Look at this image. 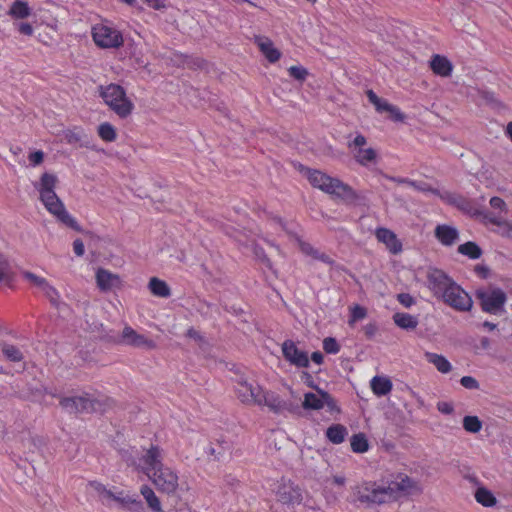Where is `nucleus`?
<instances>
[{"mask_svg": "<svg viewBox=\"0 0 512 512\" xmlns=\"http://www.w3.org/2000/svg\"><path fill=\"white\" fill-rule=\"evenodd\" d=\"M421 493L419 482L406 474L399 473L393 480L383 485L376 482H364L357 487V500L366 504L381 505L396 501L402 497H409Z\"/></svg>", "mask_w": 512, "mask_h": 512, "instance_id": "f257e3e1", "label": "nucleus"}, {"mask_svg": "<svg viewBox=\"0 0 512 512\" xmlns=\"http://www.w3.org/2000/svg\"><path fill=\"white\" fill-rule=\"evenodd\" d=\"M58 178L52 173L45 172L41 175L39 182L34 184L35 189L39 192V199L56 219L65 226L77 231L82 232L81 226L77 221L67 212L64 203L57 196L55 192Z\"/></svg>", "mask_w": 512, "mask_h": 512, "instance_id": "f03ea898", "label": "nucleus"}, {"mask_svg": "<svg viewBox=\"0 0 512 512\" xmlns=\"http://www.w3.org/2000/svg\"><path fill=\"white\" fill-rule=\"evenodd\" d=\"M307 179L314 188L340 198L346 203H355L359 199L357 192L350 185L320 170L307 169Z\"/></svg>", "mask_w": 512, "mask_h": 512, "instance_id": "7ed1b4c3", "label": "nucleus"}, {"mask_svg": "<svg viewBox=\"0 0 512 512\" xmlns=\"http://www.w3.org/2000/svg\"><path fill=\"white\" fill-rule=\"evenodd\" d=\"M99 95L105 104L120 118H127L134 109L133 102L127 98L124 88L118 84L111 83L106 86H99Z\"/></svg>", "mask_w": 512, "mask_h": 512, "instance_id": "20e7f679", "label": "nucleus"}, {"mask_svg": "<svg viewBox=\"0 0 512 512\" xmlns=\"http://www.w3.org/2000/svg\"><path fill=\"white\" fill-rule=\"evenodd\" d=\"M109 399L101 400L89 395L64 397L60 400V405L68 413H103L109 406Z\"/></svg>", "mask_w": 512, "mask_h": 512, "instance_id": "39448f33", "label": "nucleus"}, {"mask_svg": "<svg viewBox=\"0 0 512 512\" xmlns=\"http://www.w3.org/2000/svg\"><path fill=\"white\" fill-rule=\"evenodd\" d=\"M477 298L480 301L482 310L486 313L499 315L505 311L504 306L507 296L500 288L480 290L477 292Z\"/></svg>", "mask_w": 512, "mask_h": 512, "instance_id": "423d86ee", "label": "nucleus"}, {"mask_svg": "<svg viewBox=\"0 0 512 512\" xmlns=\"http://www.w3.org/2000/svg\"><path fill=\"white\" fill-rule=\"evenodd\" d=\"M94 42L101 48H118L123 45L121 33L106 25H97L92 29Z\"/></svg>", "mask_w": 512, "mask_h": 512, "instance_id": "0eeeda50", "label": "nucleus"}, {"mask_svg": "<svg viewBox=\"0 0 512 512\" xmlns=\"http://www.w3.org/2000/svg\"><path fill=\"white\" fill-rule=\"evenodd\" d=\"M45 441L42 437L28 433L21 438L18 446L19 453L30 463L37 462L42 457Z\"/></svg>", "mask_w": 512, "mask_h": 512, "instance_id": "6e6552de", "label": "nucleus"}, {"mask_svg": "<svg viewBox=\"0 0 512 512\" xmlns=\"http://www.w3.org/2000/svg\"><path fill=\"white\" fill-rule=\"evenodd\" d=\"M149 478L159 491L167 494L174 493L178 487V476L169 467L164 465L159 470L151 473Z\"/></svg>", "mask_w": 512, "mask_h": 512, "instance_id": "1a4fd4ad", "label": "nucleus"}, {"mask_svg": "<svg viewBox=\"0 0 512 512\" xmlns=\"http://www.w3.org/2000/svg\"><path fill=\"white\" fill-rule=\"evenodd\" d=\"M114 343L132 346L135 348H145L148 350L154 349L156 344L153 340L146 338L144 335L139 334L130 326H125L119 337L113 338Z\"/></svg>", "mask_w": 512, "mask_h": 512, "instance_id": "9d476101", "label": "nucleus"}, {"mask_svg": "<svg viewBox=\"0 0 512 512\" xmlns=\"http://www.w3.org/2000/svg\"><path fill=\"white\" fill-rule=\"evenodd\" d=\"M162 461V449L157 445H151L139 459V468L148 477H151V473L159 470V468L164 465Z\"/></svg>", "mask_w": 512, "mask_h": 512, "instance_id": "9b49d317", "label": "nucleus"}, {"mask_svg": "<svg viewBox=\"0 0 512 512\" xmlns=\"http://www.w3.org/2000/svg\"><path fill=\"white\" fill-rule=\"evenodd\" d=\"M427 283L430 290L443 302L448 304V276L442 270L429 268L427 271Z\"/></svg>", "mask_w": 512, "mask_h": 512, "instance_id": "f8f14e48", "label": "nucleus"}, {"mask_svg": "<svg viewBox=\"0 0 512 512\" xmlns=\"http://www.w3.org/2000/svg\"><path fill=\"white\" fill-rule=\"evenodd\" d=\"M282 354L286 361L299 368L309 367L310 361L305 351L298 349L295 342L285 340L282 344Z\"/></svg>", "mask_w": 512, "mask_h": 512, "instance_id": "ddd939ff", "label": "nucleus"}, {"mask_svg": "<svg viewBox=\"0 0 512 512\" xmlns=\"http://www.w3.org/2000/svg\"><path fill=\"white\" fill-rule=\"evenodd\" d=\"M261 402L262 406H267L276 414H281L285 411L292 413L298 409L297 406L293 405L291 402L283 400L277 393L272 391H266Z\"/></svg>", "mask_w": 512, "mask_h": 512, "instance_id": "4468645a", "label": "nucleus"}, {"mask_svg": "<svg viewBox=\"0 0 512 512\" xmlns=\"http://www.w3.org/2000/svg\"><path fill=\"white\" fill-rule=\"evenodd\" d=\"M450 307L460 311H467L472 307L471 297L452 280H450Z\"/></svg>", "mask_w": 512, "mask_h": 512, "instance_id": "2eb2a0df", "label": "nucleus"}, {"mask_svg": "<svg viewBox=\"0 0 512 512\" xmlns=\"http://www.w3.org/2000/svg\"><path fill=\"white\" fill-rule=\"evenodd\" d=\"M375 235L377 240L384 243L391 253L397 254L401 252L402 244L397 239L396 234L391 230L387 228H378L376 229Z\"/></svg>", "mask_w": 512, "mask_h": 512, "instance_id": "dca6fc26", "label": "nucleus"}, {"mask_svg": "<svg viewBox=\"0 0 512 512\" xmlns=\"http://www.w3.org/2000/svg\"><path fill=\"white\" fill-rule=\"evenodd\" d=\"M483 220L486 223L496 225L498 227V233L501 236L512 239V223L503 219L500 214L492 212H483Z\"/></svg>", "mask_w": 512, "mask_h": 512, "instance_id": "f3484780", "label": "nucleus"}, {"mask_svg": "<svg viewBox=\"0 0 512 512\" xmlns=\"http://www.w3.org/2000/svg\"><path fill=\"white\" fill-rule=\"evenodd\" d=\"M254 41L269 62L274 63L280 59V51L274 47L273 42L268 37L255 36Z\"/></svg>", "mask_w": 512, "mask_h": 512, "instance_id": "a211bd4d", "label": "nucleus"}, {"mask_svg": "<svg viewBox=\"0 0 512 512\" xmlns=\"http://www.w3.org/2000/svg\"><path fill=\"white\" fill-rule=\"evenodd\" d=\"M96 282L101 291H108L119 282V277L108 270L99 268L96 272Z\"/></svg>", "mask_w": 512, "mask_h": 512, "instance_id": "6ab92c4d", "label": "nucleus"}, {"mask_svg": "<svg viewBox=\"0 0 512 512\" xmlns=\"http://www.w3.org/2000/svg\"><path fill=\"white\" fill-rule=\"evenodd\" d=\"M355 161L364 167H369L377 163V152L373 148H358L353 152Z\"/></svg>", "mask_w": 512, "mask_h": 512, "instance_id": "aec40b11", "label": "nucleus"}, {"mask_svg": "<svg viewBox=\"0 0 512 512\" xmlns=\"http://www.w3.org/2000/svg\"><path fill=\"white\" fill-rule=\"evenodd\" d=\"M370 387L377 396H385L392 390V382L387 377L374 376L370 381Z\"/></svg>", "mask_w": 512, "mask_h": 512, "instance_id": "412c9836", "label": "nucleus"}, {"mask_svg": "<svg viewBox=\"0 0 512 512\" xmlns=\"http://www.w3.org/2000/svg\"><path fill=\"white\" fill-rule=\"evenodd\" d=\"M347 435L348 430L342 424H332L326 430V437L333 444H341Z\"/></svg>", "mask_w": 512, "mask_h": 512, "instance_id": "4be33fe9", "label": "nucleus"}, {"mask_svg": "<svg viewBox=\"0 0 512 512\" xmlns=\"http://www.w3.org/2000/svg\"><path fill=\"white\" fill-rule=\"evenodd\" d=\"M148 288L150 292L157 297L168 298L171 295V289L168 284L157 277L150 279Z\"/></svg>", "mask_w": 512, "mask_h": 512, "instance_id": "5701e85b", "label": "nucleus"}, {"mask_svg": "<svg viewBox=\"0 0 512 512\" xmlns=\"http://www.w3.org/2000/svg\"><path fill=\"white\" fill-rule=\"evenodd\" d=\"M457 252L471 260L479 259L483 254V251L480 248V246L473 241H467L459 245L457 248Z\"/></svg>", "mask_w": 512, "mask_h": 512, "instance_id": "b1692460", "label": "nucleus"}, {"mask_svg": "<svg viewBox=\"0 0 512 512\" xmlns=\"http://www.w3.org/2000/svg\"><path fill=\"white\" fill-rule=\"evenodd\" d=\"M468 97H470L477 104L493 103L495 101L494 94L488 91L480 90L474 87H466Z\"/></svg>", "mask_w": 512, "mask_h": 512, "instance_id": "393cba45", "label": "nucleus"}, {"mask_svg": "<svg viewBox=\"0 0 512 512\" xmlns=\"http://www.w3.org/2000/svg\"><path fill=\"white\" fill-rule=\"evenodd\" d=\"M393 320L398 327L405 330H413L418 325V319L408 313H395Z\"/></svg>", "mask_w": 512, "mask_h": 512, "instance_id": "a878e982", "label": "nucleus"}, {"mask_svg": "<svg viewBox=\"0 0 512 512\" xmlns=\"http://www.w3.org/2000/svg\"><path fill=\"white\" fill-rule=\"evenodd\" d=\"M8 14L15 19H25L31 15V9L27 2L16 0L10 6Z\"/></svg>", "mask_w": 512, "mask_h": 512, "instance_id": "bb28decb", "label": "nucleus"}, {"mask_svg": "<svg viewBox=\"0 0 512 512\" xmlns=\"http://www.w3.org/2000/svg\"><path fill=\"white\" fill-rule=\"evenodd\" d=\"M302 407L305 410H320L324 407V399L318 392L316 394L312 392L305 393Z\"/></svg>", "mask_w": 512, "mask_h": 512, "instance_id": "cd10ccee", "label": "nucleus"}, {"mask_svg": "<svg viewBox=\"0 0 512 512\" xmlns=\"http://www.w3.org/2000/svg\"><path fill=\"white\" fill-rule=\"evenodd\" d=\"M0 349L4 357L9 361L20 362L24 359L23 353L15 345L2 341L0 342Z\"/></svg>", "mask_w": 512, "mask_h": 512, "instance_id": "c85d7f7f", "label": "nucleus"}, {"mask_svg": "<svg viewBox=\"0 0 512 512\" xmlns=\"http://www.w3.org/2000/svg\"><path fill=\"white\" fill-rule=\"evenodd\" d=\"M14 280L12 266L6 257L0 254V283L11 286Z\"/></svg>", "mask_w": 512, "mask_h": 512, "instance_id": "c756f323", "label": "nucleus"}, {"mask_svg": "<svg viewBox=\"0 0 512 512\" xmlns=\"http://www.w3.org/2000/svg\"><path fill=\"white\" fill-rule=\"evenodd\" d=\"M475 500L484 507H493L497 500L493 493L485 487H479L474 494Z\"/></svg>", "mask_w": 512, "mask_h": 512, "instance_id": "7c9ffc66", "label": "nucleus"}, {"mask_svg": "<svg viewBox=\"0 0 512 512\" xmlns=\"http://www.w3.org/2000/svg\"><path fill=\"white\" fill-rule=\"evenodd\" d=\"M141 494L145 498L149 508L154 512H161V503L159 498L155 495L154 491L147 485H143L140 489Z\"/></svg>", "mask_w": 512, "mask_h": 512, "instance_id": "2f4dec72", "label": "nucleus"}, {"mask_svg": "<svg viewBox=\"0 0 512 512\" xmlns=\"http://www.w3.org/2000/svg\"><path fill=\"white\" fill-rule=\"evenodd\" d=\"M432 71L440 76H448V59L438 54L434 55L430 61Z\"/></svg>", "mask_w": 512, "mask_h": 512, "instance_id": "473e14b6", "label": "nucleus"}, {"mask_svg": "<svg viewBox=\"0 0 512 512\" xmlns=\"http://www.w3.org/2000/svg\"><path fill=\"white\" fill-rule=\"evenodd\" d=\"M88 485L98 494L100 501L106 504L107 500H113L115 492L108 489L104 484L99 481H90Z\"/></svg>", "mask_w": 512, "mask_h": 512, "instance_id": "72a5a7b5", "label": "nucleus"}, {"mask_svg": "<svg viewBox=\"0 0 512 512\" xmlns=\"http://www.w3.org/2000/svg\"><path fill=\"white\" fill-rule=\"evenodd\" d=\"M266 391H264L257 383L252 382L251 389L249 390V400L246 405L262 406V399Z\"/></svg>", "mask_w": 512, "mask_h": 512, "instance_id": "f704fd0d", "label": "nucleus"}, {"mask_svg": "<svg viewBox=\"0 0 512 512\" xmlns=\"http://www.w3.org/2000/svg\"><path fill=\"white\" fill-rule=\"evenodd\" d=\"M369 444L363 433L354 434L351 437V449L355 453H364L368 450Z\"/></svg>", "mask_w": 512, "mask_h": 512, "instance_id": "c9c22d12", "label": "nucleus"}, {"mask_svg": "<svg viewBox=\"0 0 512 512\" xmlns=\"http://www.w3.org/2000/svg\"><path fill=\"white\" fill-rule=\"evenodd\" d=\"M425 358L429 363H432L442 373H448V360L436 353L426 352Z\"/></svg>", "mask_w": 512, "mask_h": 512, "instance_id": "e433bc0d", "label": "nucleus"}, {"mask_svg": "<svg viewBox=\"0 0 512 512\" xmlns=\"http://www.w3.org/2000/svg\"><path fill=\"white\" fill-rule=\"evenodd\" d=\"M252 382H248L244 378H240L237 381L235 391L237 394L238 399L243 403L246 404L247 400H249V390L251 389Z\"/></svg>", "mask_w": 512, "mask_h": 512, "instance_id": "4c0bfd02", "label": "nucleus"}, {"mask_svg": "<svg viewBox=\"0 0 512 512\" xmlns=\"http://www.w3.org/2000/svg\"><path fill=\"white\" fill-rule=\"evenodd\" d=\"M86 135L80 129L68 130L65 133V139L69 144H77L79 143L81 146H87L88 141H86Z\"/></svg>", "mask_w": 512, "mask_h": 512, "instance_id": "58836bf2", "label": "nucleus"}, {"mask_svg": "<svg viewBox=\"0 0 512 512\" xmlns=\"http://www.w3.org/2000/svg\"><path fill=\"white\" fill-rule=\"evenodd\" d=\"M98 135L106 142H113L117 137L115 128L108 122L99 125Z\"/></svg>", "mask_w": 512, "mask_h": 512, "instance_id": "ea45409f", "label": "nucleus"}, {"mask_svg": "<svg viewBox=\"0 0 512 512\" xmlns=\"http://www.w3.org/2000/svg\"><path fill=\"white\" fill-rule=\"evenodd\" d=\"M45 296L49 299L51 305L57 309H59L61 302L59 300L60 296L56 288L50 285L48 282L41 290Z\"/></svg>", "mask_w": 512, "mask_h": 512, "instance_id": "a19ab883", "label": "nucleus"}, {"mask_svg": "<svg viewBox=\"0 0 512 512\" xmlns=\"http://www.w3.org/2000/svg\"><path fill=\"white\" fill-rule=\"evenodd\" d=\"M463 427L467 432L477 433L482 428V422L477 416H465L463 419Z\"/></svg>", "mask_w": 512, "mask_h": 512, "instance_id": "79ce46f5", "label": "nucleus"}, {"mask_svg": "<svg viewBox=\"0 0 512 512\" xmlns=\"http://www.w3.org/2000/svg\"><path fill=\"white\" fill-rule=\"evenodd\" d=\"M230 450V446L227 442L218 443L217 447L210 446L207 453L214 457L215 460H220L224 457L226 452Z\"/></svg>", "mask_w": 512, "mask_h": 512, "instance_id": "37998d69", "label": "nucleus"}, {"mask_svg": "<svg viewBox=\"0 0 512 512\" xmlns=\"http://www.w3.org/2000/svg\"><path fill=\"white\" fill-rule=\"evenodd\" d=\"M318 393L324 399V406L325 405L327 406L329 412L340 413V408L337 405L336 400L327 391H325L323 389H318Z\"/></svg>", "mask_w": 512, "mask_h": 512, "instance_id": "c03bdc74", "label": "nucleus"}, {"mask_svg": "<svg viewBox=\"0 0 512 512\" xmlns=\"http://www.w3.org/2000/svg\"><path fill=\"white\" fill-rule=\"evenodd\" d=\"M366 95H367L369 101L375 106V108L378 112L385 111V109H386L385 107L388 106V104H389L387 101L378 97L373 90H367Z\"/></svg>", "mask_w": 512, "mask_h": 512, "instance_id": "a18cd8bd", "label": "nucleus"}, {"mask_svg": "<svg viewBox=\"0 0 512 512\" xmlns=\"http://www.w3.org/2000/svg\"><path fill=\"white\" fill-rule=\"evenodd\" d=\"M22 275L27 281H29L32 285L36 286L40 290H42V288L48 282L45 278L37 276L36 274L30 271H23Z\"/></svg>", "mask_w": 512, "mask_h": 512, "instance_id": "49530a36", "label": "nucleus"}, {"mask_svg": "<svg viewBox=\"0 0 512 512\" xmlns=\"http://www.w3.org/2000/svg\"><path fill=\"white\" fill-rule=\"evenodd\" d=\"M366 315H367L366 308H364L360 305H355L351 309V315H350V319L348 321L349 325L352 326L356 321L364 319L366 317Z\"/></svg>", "mask_w": 512, "mask_h": 512, "instance_id": "de8ad7c7", "label": "nucleus"}, {"mask_svg": "<svg viewBox=\"0 0 512 512\" xmlns=\"http://www.w3.org/2000/svg\"><path fill=\"white\" fill-rule=\"evenodd\" d=\"M323 349L326 353L337 354L340 351V345L333 337H327L323 340Z\"/></svg>", "mask_w": 512, "mask_h": 512, "instance_id": "09e8293b", "label": "nucleus"}, {"mask_svg": "<svg viewBox=\"0 0 512 512\" xmlns=\"http://www.w3.org/2000/svg\"><path fill=\"white\" fill-rule=\"evenodd\" d=\"M288 72L291 77L299 81H304L308 75V71L302 66H291Z\"/></svg>", "mask_w": 512, "mask_h": 512, "instance_id": "8fccbe9b", "label": "nucleus"}, {"mask_svg": "<svg viewBox=\"0 0 512 512\" xmlns=\"http://www.w3.org/2000/svg\"><path fill=\"white\" fill-rule=\"evenodd\" d=\"M131 499L132 496L126 494L123 490L115 492L113 497V501L117 502L124 509L130 504Z\"/></svg>", "mask_w": 512, "mask_h": 512, "instance_id": "3c124183", "label": "nucleus"}, {"mask_svg": "<svg viewBox=\"0 0 512 512\" xmlns=\"http://www.w3.org/2000/svg\"><path fill=\"white\" fill-rule=\"evenodd\" d=\"M409 186L413 187L417 191L424 192V193H427V192H431L434 194L438 193L437 190L433 189L428 183H426L424 181L411 180V182H409Z\"/></svg>", "mask_w": 512, "mask_h": 512, "instance_id": "603ef678", "label": "nucleus"}, {"mask_svg": "<svg viewBox=\"0 0 512 512\" xmlns=\"http://www.w3.org/2000/svg\"><path fill=\"white\" fill-rule=\"evenodd\" d=\"M384 112H389L390 117L393 121L396 122H402L405 119V115L394 105L388 104V106L385 107Z\"/></svg>", "mask_w": 512, "mask_h": 512, "instance_id": "864d4df0", "label": "nucleus"}, {"mask_svg": "<svg viewBox=\"0 0 512 512\" xmlns=\"http://www.w3.org/2000/svg\"><path fill=\"white\" fill-rule=\"evenodd\" d=\"M435 236L444 245H448V224L439 225L435 229Z\"/></svg>", "mask_w": 512, "mask_h": 512, "instance_id": "5fc2aeb1", "label": "nucleus"}, {"mask_svg": "<svg viewBox=\"0 0 512 512\" xmlns=\"http://www.w3.org/2000/svg\"><path fill=\"white\" fill-rule=\"evenodd\" d=\"M299 245H300V250L304 254L311 256L314 259L317 258V255L319 254L320 251L315 249L310 243L301 241Z\"/></svg>", "mask_w": 512, "mask_h": 512, "instance_id": "6e6d98bb", "label": "nucleus"}, {"mask_svg": "<svg viewBox=\"0 0 512 512\" xmlns=\"http://www.w3.org/2000/svg\"><path fill=\"white\" fill-rule=\"evenodd\" d=\"M367 144V139L364 135L362 134H358L354 139L353 141L349 142L348 143V148L349 149H358V148H363L365 145Z\"/></svg>", "mask_w": 512, "mask_h": 512, "instance_id": "4d7b16f0", "label": "nucleus"}, {"mask_svg": "<svg viewBox=\"0 0 512 512\" xmlns=\"http://www.w3.org/2000/svg\"><path fill=\"white\" fill-rule=\"evenodd\" d=\"M489 204L490 206L495 209V210H499L500 212H505L506 211V203L505 201L500 198V197H492L489 201Z\"/></svg>", "mask_w": 512, "mask_h": 512, "instance_id": "13d9d810", "label": "nucleus"}, {"mask_svg": "<svg viewBox=\"0 0 512 512\" xmlns=\"http://www.w3.org/2000/svg\"><path fill=\"white\" fill-rule=\"evenodd\" d=\"M126 509L130 510L131 512H145L142 501L133 497Z\"/></svg>", "mask_w": 512, "mask_h": 512, "instance_id": "bf43d9fd", "label": "nucleus"}, {"mask_svg": "<svg viewBox=\"0 0 512 512\" xmlns=\"http://www.w3.org/2000/svg\"><path fill=\"white\" fill-rule=\"evenodd\" d=\"M460 383L467 389H477L479 386L477 380L471 376H463L460 380Z\"/></svg>", "mask_w": 512, "mask_h": 512, "instance_id": "052dcab7", "label": "nucleus"}, {"mask_svg": "<svg viewBox=\"0 0 512 512\" xmlns=\"http://www.w3.org/2000/svg\"><path fill=\"white\" fill-rule=\"evenodd\" d=\"M398 301L405 307H410L414 304L413 297L408 293H400L397 295Z\"/></svg>", "mask_w": 512, "mask_h": 512, "instance_id": "680f3d73", "label": "nucleus"}, {"mask_svg": "<svg viewBox=\"0 0 512 512\" xmlns=\"http://www.w3.org/2000/svg\"><path fill=\"white\" fill-rule=\"evenodd\" d=\"M44 153L42 151H35L29 155V161L32 165L36 166L43 162Z\"/></svg>", "mask_w": 512, "mask_h": 512, "instance_id": "e2e57ef3", "label": "nucleus"}, {"mask_svg": "<svg viewBox=\"0 0 512 512\" xmlns=\"http://www.w3.org/2000/svg\"><path fill=\"white\" fill-rule=\"evenodd\" d=\"M17 30L20 34L25 36H31L33 34V27L31 24L21 22L18 24Z\"/></svg>", "mask_w": 512, "mask_h": 512, "instance_id": "0e129e2a", "label": "nucleus"}, {"mask_svg": "<svg viewBox=\"0 0 512 512\" xmlns=\"http://www.w3.org/2000/svg\"><path fill=\"white\" fill-rule=\"evenodd\" d=\"M302 381L310 388L315 389L318 392L320 389L314 382L313 377L308 372H302L301 374Z\"/></svg>", "mask_w": 512, "mask_h": 512, "instance_id": "69168bd1", "label": "nucleus"}, {"mask_svg": "<svg viewBox=\"0 0 512 512\" xmlns=\"http://www.w3.org/2000/svg\"><path fill=\"white\" fill-rule=\"evenodd\" d=\"M73 250L74 253L81 257L84 255L85 249H84V243L81 239H75L73 242Z\"/></svg>", "mask_w": 512, "mask_h": 512, "instance_id": "338daca9", "label": "nucleus"}, {"mask_svg": "<svg viewBox=\"0 0 512 512\" xmlns=\"http://www.w3.org/2000/svg\"><path fill=\"white\" fill-rule=\"evenodd\" d=\"M363 331L366 337L371 339L377 332V326L375 323H369L363 327Z\"/></svg>", "mask_w": 512, "mask_h": 512, "instance_id": "774afa93", "label": "nucleus"}]
</instances>
